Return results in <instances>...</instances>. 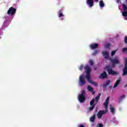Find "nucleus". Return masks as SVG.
Returning a JSON list of instances; mask_svg holds the SVG:
<instances>
[{"label":"nucleus","mask_w":127,"mask_h":127,"mask_svg":"<svg viewBox=\"0 0 127 127\" xmlns=\"http://www.w3.org/2000/svg\"><path fill=\"white\" fill-rule=\"evenodd\" d=\"M84 69L86 71V78L87 79V81L90 83V81H92L91 79V76L90 75L91 74V67H90V66L89 65L87 64L84 66Z\"/></svg>","instance_id":"f257e3e1"},{"label":"nucleus","mask_w":127,"mask_h":127,"mask_svg":"<svg viewBox=\"0 0 127 127\" xmlns=\"http://www.w3.org/2000/svg\"><path fill=\"white\" fill-rule=\"evenodd\" d=\"M113 66L110 67V65L106 66L105 67V70L107 71L109 75H112L113 76L115 75H117V72L113 70Z\"/></svg>","instance_id":"f03ea898"},{"label":"nucleus","mask_w":127,"mask_h":127,"mask_svg":"<svg viewBox=\"0 0 127 127\" xmlns=\"http://www.w3.org/2000/svg\"><path fill=\"white\" fill-rule=\"evenodd\" d=\"M110 61H111V63H112L113 67L116 66V64H119L120 63V61L119 60V58L115 57L114 59L110 58Z\"/></svg>","instance_id":"7ed1b4c3"},{"label":"nucleus","mask_w":127,"mask_h":127,"mask_svg":"<svg viewBox=\"0 0 127 127\" xmlns=\"http://www.w3.org/2000/svg\"><path fill=\"white\" fill-rule=\"evenodd\" d=\"M108 113V109H105V110H100L99 111L97 114V116L98 118V119H101V118L103 117V115H106Z\"/></svg>","instance_id":"20e7f679"},{"label":"nucleus","mask_w":127,"mask_h":127,"mask_svg":"<svg viewBox=\"0 0 127 127\" xmlns=\"http://www.w3.org/2000/svg\"><path fill=\"white\" fill-rule=\"evenodd\" d=\"M16 13V8L13 7H10L7 11V14H10L11 15H14Z\"/></svg>","instance_id":"39448f33"},{"label":"nucleus","mask_w":127,"mask_h":127,"mask_svg":"<svg viewBox=\"0 0 127 127\" xmlns=\"http://www.w3.org/2000/svg\"><path fill=\"white\" fill-rule=\"evenodd\" d=\"M80 86H84L86 84V81L84 79V74L81 75L79 78Z\"/></svg>","instance_id":"423d86ee"},{"label":"nucleus","mask_w":127,"mask_h":127,"mask_svg":"<svg viewBox=\"0 0 127 127\" xmlns=\"http://www.w3.org/2000/svg\"><path fill=\"white\" fill-rule=\"evenodd\" d=\"M95 2H98L99 0H94ZM86 3L89 7H92L94 6V0H86Z\"/></svg>","instance_id":"0eeeda50"},{"label":"nucleus","mask_w":127,"mask_h":127,"mask_svg":"<svg viewBox=\"0 0 127 127\" xmlns=\"http://www.w3.org/2000/svg\"><path fill=\"white\" fill-rule=\"evenodd\" d=\"M94 104L95 99H92L90 102V108H88V110L89 111V112H91V111H93V110H94L95 106H96V104Z\"/></svg>","instance_id":"6e6552de"},{"label":"nucleus","mask_w":127,"mask_h":127,"mask_svg":"<svg viewBox=\"0 0 127 127\" xmlns=\"http://www.w3.org/2000/svg\"><path fill=\"white\" fill-rule=\"evenodd\" d=\"M123 8L124 11L123 12L122 14L124 16V17H126L127 16V11H126L127 9V4L123 3L122 4Z\"/></svg>","instance_id":"1a4fd4ad"},{"label":"nucleus","mask_w":127,"mask_h":127,"mask_svg":"<svg viewBox=\"0 0 127 127\" xmlns=\"http://www.w3.org/2000/svg\"><path fill=\"white\" fill-rule=\"evenodd\" d=\"M123 76H126L127 75V58L125 59V64L124 68L123 70Z\"/></svg>","instance_id":"9d476101"},{"label":"nucleus","mask_w":127,"mask_h":127,"mask_svg":"<svg viewBox=\"0 0 127 127\" xmlns=\"http://www.w3.org/2000/svg\"><path fill=\"white\" fill-rule=\"evenodd\" d=\"M78 99L80 103H84L86 101V96H83V94H80L78 95Z\"/></svg>","instance_id":"9b49d317"},{"label":"nucleus","mask_w":127,"mask_h":127,"mask_svg":"<svg viewBox=\"0 0 127 127\" xmlns=\"http://www.w3.org/2000/svg\"><path fill=\"white\" fill-rule=\"evenodd\" d=\"M102 54L105 59H107V60H110V56L109 55V52H102Z\"/></svg>","instance_id":"f8f14e48"},{"label":"nucleus","mask_w":127,"mask_h":127,"mask_svg":"<svg viewBox=\"0 0 127 127\" xmlns=\"http://www.w3.org/2000/svg\"><path fill=\"white\" fill-rule=\"evenodd\" d=\"M107 77H108V75L107 74V72L106 71H104L99 76V78L100 79H106V78H107Z\"/></svg>","instance_id":"ddd939ff"},{"label":"nucleus","mask_w":127,"mask_h":127,"mask_svg":"<svg viewBox=\"0 0 127 127\" xmlns=\"http://www.w3.org/2000/svg\"><path fill=\"white\" fill-rule=\"evenodd\" d=\"M98 47H99V44L97 43L92 44L90 45V48L92 50L96 49Z\"/></svg>","instance_id":"4468645a"},{"label":"nucleus","mask_w":127,"mask_h":127,"mask_svg":"<svg viewBox=\"0 0 127 127\" xmlns=\"http://www.w3.org/2000/svg\"><path fill=\"white\" fill-rule=\"evenodd\" d=\"M109 100H110V97H108L106 100L105 102L104 103L103 105L105 106V109H108V105H109Z\"/></svg>","instance_id":"2eb2a0df"},{"label":"nucleus","mask_w":127,"mask_h":127,"mask_svg":"<svg viewBox=\"0 0 127 127\" xmlns=\"http://www.w3.org/2000/svg\"><path fill=\"white\" fill-rule=\"evenodd\" d=\"M120 83H121V79H118L114 84V86L113 87L114 89H115V88H117V87H118Z\"/></svg>","instance_id":"dca6fc26"},{"label":"nucleus","mask_w":127,"mask_h":127,"mask_svg":"<svg viewBox=\"0 0 127 127\" xmlns=\"http://www.w3.org/2000/svg\"><path fill=\"white\" fill-rule=\"evenodd\" d=\"M110 83H111V81L110 80L106 81L105 83L103 84V88L105 89L106 87H107V86H109Z\"/></svg>","instance_id":"f3484780"},{"label":"nucleus","mask_w":127,"mask_h":127,"mask_svg":"<svg viewBox=\"0 0 127 127\" xmlns=\"http://www.w3.org/2000/svg\"><path fill=\"white\" fill-rule=\"evenodd\" d=\"M95 119H96V115H94L92 117H90V121L91 122V123H94Z\"/></svg>","instance_id":"a211bd4d"},{"label":"nucleus","mask_w":127,"mask_h":127,"mask_svg":"<svg viewBox=\"0 0 127 127\" xmlns=\"http://www.w3.org/2000/svg\"><path fill=\"white\" fill-rule=\"evenodd\" d=\"M99 5L100 7H104V6H105V3H104V1H103V0H101L99 1Z\"/></svg>","instance_id":"6ab92c4d"},{"label":"nucleus","mask_w":127,"mask_h":127,"mask_svg":"<svg viewBox=\"0 0 127 127\" xmlns=\"http://www.w3.org/2000/svg\"><path fill=\"white\" fill-rule=\"evenodd\" d=\"M87 90L89 91V92H93V91H94V88H93L92 87H91V86L88 85L87 86Z\"/></svg>","instance_id":"aec40b11"},{"label":"nucleus","mask_w":127,"mask_h":127,"mask_svg":"<svg viewBox=\"0 0 127 127\" xmlns=\"http://www.w3.org/2000/svg\"><path fill=\"white\" fill-rule=\"evenodd\" d=\"M90 83L94 85V86H95V87H97V86H98V83H97V82H95L92 80L90 81Z\"/></svg>","instance_id":"412c9836"},{"label":"nucleus","mask_w":127,"mask_h":127,"mask_svg":"<svg viewBox=\"0 0 127 127\" xmlns=\"http://www.w3.org/2000/svg\"><path fill=\"white\" fill-rule=\"evenodd\" d=\"M101 94L99 93L98 94V95L95 97V99H96V102H98V100H100V97H101Z\"/></svg>","instance_id":"4be33fe9"},{"label":"nucleus","mask_w":127,"mask_h":127,"mask_svg":"<svg viewBox=\"0 0 127 127\" xmlns=\"http://www.w3.org/2000/svg\"><path fill=\"white\" fill-rule=\"evenodd\" d=\"M63 16V13H62V10H60L59 17H62Z\"/></svg>","instance_id":"5701e85b"},{"label":"nucleus","mask_w":127,"mask_h":127,"mask_svg":"<svg viewBox=\"0 0 127 127\" xmlns=\"http://www.w3.org/2000/svg\"><path fill=\"white\" fill-rule=\"evenodd\" d=\"M117 50L113 51L111 52V56L112 57L115 56V55L116 54V53L117 52Z\"/></svg>","instance_id":"b1692460"},{"label":"nucleus","mask_w":127,"mask_h":127,"mask_svg":"<svg viewBox=\"0 0 127 127\" xmlns=\"http://www.w3.org/2000/svg\"><path fill=\"white\" fill-rule=\"evenodd\" d=\"M89 63L91 66H93V65H94V62L92 60H90L89 61Z\"/></svg>","instance_id":"393cba45"},{"label":"nucleus","mask_w":127,"mask_h":127,"mask_svg":"<svg viewBox=\"0 0 127 127\" xmlns=\"http://www.w3.org/2000/svg\"><path fill=\"white\" fill-rule=\"evenodd\" d=\"M110 110V112L111 113L115 114V108H114L113 107H111Z\"/></svg>","instance_id":"a878e982"},{"label":"nucleus","mask_w":127,"mask_h":127,"mask_svg":"<svg viewBox=\"0 0 127 127\" xmlns=\"http://www.w3.org/2000/svg\"><path fill=\"white\" fill-rule=\"evenodd\" d=\"M98 54V51L97 50H95L94 51L93 53L92 54L93 56H96Z\"/></svg>","instance_id":"bb28decb"},{"label":"nucleus","mask_w":127,"mask_h":127,"mask_svg":"<svg viewBox=\"0 0 127 127\" xmlns=\"http://www.w3.org/2000/svg\"><path fill=\"white\" fill-rule=\"evenodd\" d=\"M122 51L123 52V53H126V52H127V48H124L122 49Z\"/></svg>","instance_id":"cd10ccee"},{"label":"nucleus","mask_w":127,"mask_h":127,"mask_svg":"<svg viewBox=\"0 0 127 127\" xmlns=\"http://www.w3.org/2000/svg\"><path fill=\"white\" fill-rule=\"evenodd\" d=\"M110 46H111V44L110 43H107L106 44L105 47H106V48H110Z\"/></svg>","instance_id":"c85d7f7f"},{"label":"nucleus","mask_w":127,"mask_h":127,"mask_svg":"<svg viewBox=\"0 0 127 127\" xmlns=\"http://www.w3.org/2000/svg\"><path fill=\"white\" fill-rule=\"evenodd\" d=\"M83 68H84V65H81L79 67V70H80V71H82Z\"/></svg>","instance_id":"c756f323"},{"label":"nucleus","mask_w":127,"mask_h":127,"mask_svg":"<svg viewBox=\"0 0 127 127\" xmlns=\"http://www.w3.org/2000/svg\"><path fill=\"white\" fill-rule=\"evenodd\" d=\"M85 93L86 92H85V90H82V93L81 94V95H82L83 96V97H85Z\"/></svg>","instance_id":"7c9ffc66"},{"label":"nucleus","mask_w":127,"mask_h":127,"mask_svg":"<svg viewBox=\"0 0 127 127\" xmlns=\"http://www.w3.org/2000/svg\"><path fill=\"white\" fill-rule=\"evenodd\" d=\"M125 98H126V95H123L122 96H121L120 99L123 100V99H125Z\"/></svg>","instance_id":"2f4dec72"},{"label":"nucleus","mask_w":127,"mask_h":127,"mask_svg":"<svg viewBox=\"0 0 127 127\" xmlns=\"http://www.w3.org/2000/svg\"><path fill=\"white\" fill-rule=\"evenodd\" d=\"M125 42L126 44H127V37H125Z\"/></svg>","instance_id":"473e14b6"},{"label":"nucleus","mask_w":127,"mask_h":127,"mask_svg":"<svg viewBox=\"0 0 127 127\" xmlns=\"http://www.w3.org/2000/svg\"><path fill=\"white\" fill-rule=\"evenodd\" d=\"M78 127H85V126L83 125H78Z\"/></svg>","instance_id":"72a5a7b5"},{"label":"nucleus","mask_w":127,"mask_h":127,"mask_svg":"<svg viewBox=\"0 0 127 127\" xmlns=\"http://www.w3.org/2000/svg\"><path fill=\"white\" fill-rule=\"evenodd\" d=\"M104 127V125H103L102 124H100L99 125V127Z\"/></svg>","instance_id":"f704fd0d"},{"label":"nucleus","mask_w":127,"mask_h":127,"mask_svg":"<svg viewBox=\"0 0 127 127\" xmlns=\"http://www.w3.org/2000/svg\"><path fill=\"white\" fill-rule=\"evenodd\" d=\"M122 0H117V3H120V2H121V1Z\"/></svg>","instance_id":"c9c22d12"},{"label":"nucleus","mask_w":127,"mask_h":127,"mask_svg":"<svg viewBox=\"0 0 127 127\" xmlns=\"http://www.w3.org/2000/svg\"><path fill=\"white\" fill-rule=\"evenodd\" d=\"M91 93H92V95H95L96 92L93 91L92 92H91Z\"/></svg>","instance_id":"e433bc0d"},{"label":"nucleus","mask_w":127,"mask_h":127,"mask_svg":"<svg viewBox=\"0 0 127 127\" xmlns=\"http://www.w3.org/2000/svg\"><path fill=\"white\" fill-rule=\"evenodd\" d=\"M109 88H110V89H112V86H110Z\"/></svg>","instance_id":"4c0bfd02"},{"label":"nucleus","mask_w":127,"mask_h":127,"mask_svg":"<svg viewBox=\"0 0 127 127\" xmlns=\"http://www.w3.org/2000/svg\"><path fill=\"white\" fill-rule=\"evenodd\" d=\"M126 1H127V0H126Z\"/></svg>","instance_id":"58836bf2"},{"label":"nucleus","mask_w":127,"mask_h":127,"mask_svg":"<svg viewBox=\"0 0 127 127\" xmlns=\"http://www.w3.org/2000/svg\"><path fill=\"white\" fill-rule=\"evenodd\" d=\"M62 20H63V18H62Z\"/></svg>","instance_id":"ea45409f"}]
</instances>
